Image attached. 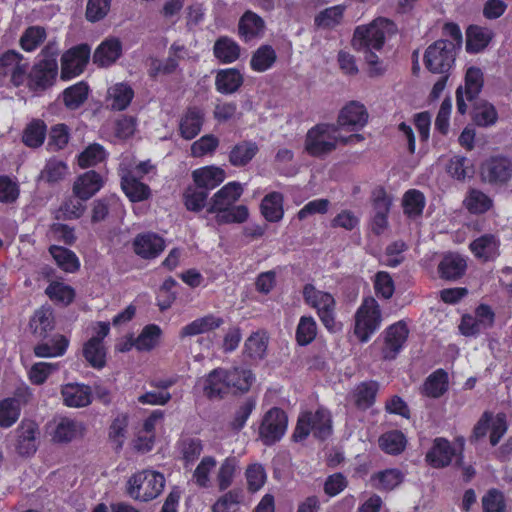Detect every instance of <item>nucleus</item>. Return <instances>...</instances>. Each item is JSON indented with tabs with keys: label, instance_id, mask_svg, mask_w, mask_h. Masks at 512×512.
<instances>
[{
	"label": "nucleus",
	"instance_id": "nucleus-1",
	"mask_svg": "<svg viewBox=\"0 0 512 512\" xmlns=\"http://www.w3.org/2000/svg\"><path fill=\"white\" fill-rule=\"evenodd\" d=\"M243 193L239 182H229L218 190L208 203L207 212L215 214L217 224L243 223L249 216L248 208L244 205L235 206Z\"/></svg>",
	"mask_w": 512,
	"mask_h": 512
},
{
	"label": "nucleus",
	"instance_id": "nucleus-2",
	"mask_svg": "<svg viewBox=\"0 0 512 512\" xmlns=\"http://www.w3.org/2000/svg\"><path fill=\"white\" fill-rule=\"evenodd\" d=\"M363 140L360 134L342 136L339 126L335 124H318L311 128L306 135L305 149L313 157H323L337 148L338 144L346 145Z\"/></svg>",
	"mask_w": 512,
	"mask_h": 512
},
{
	"label": "nucleus",
	"instance_id": "nucleus-3",
	"mask_svg": "<svg viewBox=\"0 0 512 512\" xmlns=\"http://www.w3.org/2000/svg\"><path fill=\"white\" fill-rule=\"evenodd\" d=\"M305 304L316 310V313L329 332L340 330L336 322V300L332 294L317 289L312 284H306L302 291Z\"/></svg>",
	"mask_w": 512,
	"mask_h": 512
},
{
	"label": "nucleus",
	"instance_id": "nucleus-4",
	"mask_svg": "<svg viewBox=\"0 0 512 512\" xmlns=\"http://www.w3.org/2000/svg\"><path fill=\"white\" fill-rule=\"evenodd\" d=\"M395 24L385 18H378L367 26H358L353 36L355 49L373 48L376 51L382 49L387 36L394 34Z\"/></svg>",
	"mask_w": 512,
	"mask_h": 512
},
{
	"label": "nucleus",
	"instance_id": "nucleus-5",
	"mask_svg": "<svg viewBox=\"0 0 512 512\" xmlns=\"http://www.w3.org/2000/svg\"><path fill=\"white\" fill-rule=\"evenodd\" d=\"M332 433V420L328 410L319 408L314 413L305 412L298 418L293 439L302 441L310 434L317 439L324 440Z\"/></svg>",
	"mask_w": 512,
	"mask_h": 512
},
{
	"label": "nucleus",
	"instance_id": "nucleus-6",
	"mask_svg": "<svg viewBox=\"0 0 512 512\" xmlns=\"http://www.w3.org/2000/svg\"><path fill=\"white\" fill-rule=\"evenodd\" d=\"M164 486L163 474L152 470H143L129 478L127 493L135 500L148 502L158 497Z\"/></svg>",
	"mask_w": 512,
	"mask_h": 512
},
{
	"label": "nucleus",
	"instance_id": "nucleus-7",
	"mask_svg": "<svg viewBox=\"0 0 512 512\" xmlns=\"http://www.w3.org/2000/svg\"><path fill=\"white\" fill-rule=\"evenodd\" d=\"M381 311L377 301L368 297L363 300L355 313L354 334L360 342H367L380 328Z\"/></svg>",
	"mask_w": 512,
	"mask_h": 512
},
{
	"label": "nucleus",
	"instance_id": "nucleus-8",
	"mask_svg": "<svg viewBox=\"0 0 512 512\" xmlns=\"http://www.w3.org/2000/svg\"><path fill=\"white\" fill-rule=\"evenodd\" d=\"M457 52L452 44L437 40L425 51V67L434 74H449L454 66Z\"/></svg>",
	"mask_w": 512,
	"mask_h": 512
},
{
	"label": "nucleus",
	"instance_id": "nucleus-9",
	"mask_svg": "<svg viewBox=\"0 0 512 512\" xmlns=\"http://www.w3.org/2000/svg\"><path fill=\"white\" fill-rule=\"evenodd\" d=\"M288 419L279 408L270 409L263 417L259 427V435L265 445L279 441L287 430Z\"/></svg>",
	"mask_w": 512,
	"mask_h": 512
},
{
	"label": "nucleus",
	"instance_id": "nucleus-10",
	"mask_svg": "<svg viewBox=\"0 0 512 512\" xmlns=\"http://www.w3.org/2000/svg\"><path fill=\"white\" fill-rule=\"evenodd\" d=\"M483 182L491 185H503L512 178V162L503 156L486 159L480 169Z\"/></svg>",
	"mask_w": 512,
	"mask_h": 512
},
{
	"label": "nucleus",
	"instance_id": "nucleus-11",
	"mask_svg": "<svg viewBox=\"0 0 512 512\" xmlns=\"http://www.w3.org/2000/svg\"><path fill=\"white\" fill-rule=\"evenodd\" d=\"M29 62L17 51L8 50L0 55V75L9 76L14 86L24 83Z\"/></svg>",
	"mask_w": 512,
	"mask_h": 512
},
{
	"label": "nucleus",
	"instance_id": "nucleus-12",
	"mask_svg": "<svg viewBox=\"0 0 512 512\" xmlns=\"http://www.w3.org/2000/svg\"><path fill=\"white\" fill-rule=\"evenodd\" d=\"M90 48L82 44L71 48L61 58V78L71 79L81 74L89 60Z\"/></svg>",
	"mask_w": 512,
	"mask_h": 512
},
{
	"label": "nucleus",
	"instance_id": "nucleus-13",
	"mask_svg": "<svg viewBox=\"0 0 512 512\" xmlns=\"http://www.w3.org/2000/svg\"><path fill=\"white\" fill-rule=\"evenodd\" d=\"M368 121V112L363 104L358 101H350L339 112L336 126L339 130L346 128L349 131H357L363 128Z\"/></svg>",
	"mask_w": 512,
	"mask_h": 512
},
{
	"label": "nucleus",
	"instance_id": "nucleus-14",
	"mask_svg": "<svg viewBox=\"0 0 512 512\" xmlns=\"http://www.w3.org/2000/svg\"><path fill=\"white\" fill-rule=\"evenodd\" d=\"M134 253L142 259L157 258L165 249V240L156 233L144 232L138 234L133 242Z\"/></svg>",
	"mask_w": 512,
	"mask_h": 512
},
{
	"label": "nucleus",
	"instance_id": "nucleus-15",
	"mask_svg": "<svg viewBox=\"0 0 512 512\" xmlns=\"http://www.w3.org/2000/svg\"><path fill=\"white\" fill-rule=\"evenodd\" d=\"M228 379L230 378L227 369L216 368L212 370L202 379L204 394L210 399L223 398L231 392Z\"/></svg>",
	"mask_w": 512,
	"mask_h": 512
},
{
	"label": "nucleus",
	"instance_id": "nucleus-16",
	"mask_svg": "<svg viewBox=\"0 0 512 512\" xmlns=\"http://www.w3.org/2000/svg\"><path fill=\"white\" fill-rule=\"evenodd\" d=\"M58 74V64L53 60H40L36 63L30 74V85L35 89H46L50 87Z\"/></svg>",
	"mask_w": 512,
	"mask_h": 512
},
{
	"label": "nucleus",
	"instance_id": "nucleus-17",
	"mask_svg": "<svg viewBox=\"0 0 512 512\" xmlns=\"http://www.w3.org/2000/svg\"><path fill=\"white\" fill-rule=\"evenodd\" d=\"M61 396L67 407L82 408L92 402V390L90 386L80 383H68L62 386Z\"/></svg>",
	"mask_w": 512,
	"mask_h": 512
},
{
	"label": "nucleus",
	"instance_id": "nucleus-18",
	"mask_svg": "<svg viewBox=\"0 0 512 512\" xmlns=\"http://www.w3.org/2000/svg\"><path fill=\"white\" fill-rule=\"evenodd\" d=\"M408 329L402 322L395 323L387 328L385 345L383 347V357L385 359H394L402 349L407 336Z\"/></svg>",
	"mask_w": 512,
	"mask_h": 512
},
{
	"label": "nucleus",
	"instance_id": "nucleus-19",
	"mask_svg": "<svg viewBox=\"0 0 512 512\" xmlns=\"http://www.w3.org/2000/svg\"><path fill=\"white\" fill-rule=\"evenodd\" d=\"M103 186V179L94 170L87 171L77 177L73 184V193L80 200H88Z\"/></svg>",
	"mask_w": 512,
	"mask_h": 512
},
{
	"label": "nucleus",
	"instance_id": "nucleus-20",
	"mask_svg": "<svg viewBox=\"0 0 512 512\" xmlns=\"http://www.w3.org/2000/svg\"><path fill=\"white\" fill-rule=\"evenodd\" d=\"M84 433L85 425L83 422L63 417L55 424L52 439L57 443H68L82 437Z\"/></svg>",
	"mask_w": 512,
	"mask_h": 512
},
{
	"label": "nucleus",
	"instance_id": "nucleus-21",
	"mask_svg": "<svg viewBox=\"0 0 512 512\" xmlns=\"http://www.w3.org/2000/svg\"><path fill=\"white\" fill-rule=\"evenodd\" d=\"M17 445L16 449L22 456H30L37 450L36 436L38 434V426L33 421H22L17 428Z\"/></svg>",
	"mask_w": 512,
	"mask_h": 512
},
{
	"label": "nucleus",
	"instance_id": "nucleus-22",
	"mask_svg": "<svg viewBox=\"0 0 512 512\" xmlns=\"http://www.w3.org/2000/svg\"><path fill=\"white\" fill-rule=\"evenodd\" d=\"M203 122V110L198 107H189L179 121L180 135L186 140L195 138L200 133Z\"/></svg>",
	"mask_w": 512,
	"mask_h": 512
},
{
	"label": "nucleus",
	"instance_id": "nucleus-23",
	"mask_svg": "<svg viewBox=\"0 0 512 512\" xmlns=\"http://www.w3.org/2000/svg\"><path fill=\"white\" fill-rule=\"evenodd\" d=\"M466 268L465 257L457 253H449L440 261L438 272L442 279L456 281L464 275Z\"/></svg>",
	"mask_w": 512,
	"mask_h": 512
},
{
	"label": "nucleus",
	"instance_id": "nucleus-24",
	"mask_svg": "<svg viewBox=\"0 0 512 512\" xmlns=\"http://www.w3.org/2000/svg\"><path fill=\"white\" fill-rule=\"evenodd\" d=\"M223 323L224 321L220 317L213 314L205 315L183 326L179 331V338L185 339L186 337H193L211 332L219 328Z\"/></svg>",
	"mask_w": 512,
	"mask_h": 512
},
{
	"label": "nucleus",
	"instance_id": "nucleus-25",
	"mask_svg": "<svg viewBox=\"0 0 512 512\" xmlns=\"http://www.w3.org/2000/svg\"><path fill=\"white\" fill-rule=\"evenodd\" d=\"M500 241L494 234H484L470 243L474 256L483 261L494 260L499 255Z\"/></svg>",
	"mask_w": 512,
	"mask_h": 512
},
{
	"label": "nucleus",
	"instance_id": "nucleus-26",
	"mask_svg": "<svg viewBox=\"0 0 512 512\" xmlns=\"http://www.w3.org/2000/svg\"><path fill=\"white\" fill-rule=\"evenodd\" d=\"M196 186L209 191L219 186L225 180V171L216 166H206L196 169L192 173Z\"/></svg>",
	"mask_w": 512,
	"mask_h": 512
},
{
	"label": "nucleus",
	"instance_id": "nucleus-27",
	"mask_svg": "<svg viewBox=\"0 0 512 512\" xmlns=\"http://www.w3.org/2000/svg\"><path fill=\"white\" fill-rule=\"evenodd\" d=\"M264 29V20L252 11H246L239 20V35L246 42L261 37Z\"/></svg>",
	"mask_w": 512,
	"mask_h": 512
},
{
	"label": "nucleus",
	"instance_id": "nucleus-28",
	"mask_svg": "<svg viewBox=\"0 0 512 512\" xmlns=\"http://www.w3.org/2000/svg\"><path fill=\"white\" fill-rule=\"evenodd\" d=\"M134 97L133 89L126 83H116L108 88L106 102L111 110H125Z\"/></svg>",
	"mask_w": 512,
	"mask_h": 512
},
{
	"label": "nucleus",
	"instance_id": "nucleus-29",
	"mask_svg": "<svg viewBox=\"0 0 512 512\" xmlns=\"http://www.w3.org/2000/svg\"><path fill=\"white\" fill-rule=\"evenodd\" d=\"M454 452V448L448 440L436 438L432 448L426 455V460L434 468L445 467L450 464Z\"/></svg>",
	"mask_w": 512,
	"mask_h": 512
},
{
	"label": "nucleus",
	"instance_id": "nucleus-30",
	"mask_svg": "<svg viewBox=\"0 0 512 512\" xmlns=\"http://www.w3.org/2000/svg\"><path fill=\"white\" fill-rule=\"evenodd\" d=\"M122 53V45L118 39L111 38L103 41L95 50L93 61L100 67L112 65Z\"/></svg>",
	"mask_w": 512,
	"mask_h": 512
},
{
	"label": "nucleus",
	"instance_id": "nucleus-31",
	"mask_svg": "<svg viewBox=\"0 0 512 512\" xmlns=\"http://www.w3.org/2000/svg\"><path fill=\"white\" fill-rule=\"evenodd\" d=\"M121 188L132 202H140L149 198L150 188L139 181L133 173H123L121 176Z\"/></svg>",
	"mask_w": 512,
	"mask_h": 512
},
{
	"label": "nucleus",
	"instance_id": "nucleus-32",
	"mask_svg": "<svg viewBox=\"0 0 512 512\" xmlns=\"http://www.w3.org/2000/svg\"><path fill=\"white\" fill-rule=\"evenodd\" d=\"M240 46L228 36L219 37L213 46L214 56L224 64L235 62L240 57Z\"/></svg>",
	"mask_w": 512,
	"mask_h": 512
},
{
	"label": "nucleus",
	"instance_id": "nucleus-33",
	"mask_svg": "<svg viewBox=\"0 0 512 512\" xmlns=\"http://www.w3.org/2000/svg\"><path fill=\"white\" fill-rule=\"evenodd\" d=\"M243 84V75L235 68L222 69L218 71L215 79V86L222 94H232Z\"/></svg>",
	"mask_w": 512,
	"mask_h": 512
},
{
	"label": "nucleus",
	"instance_id": "nucleus-34",
	"mask_svg": "<svg viewBox=\"0 0 512 512\" xmlns=\"http://www.w3.org/2000/svg\"><path fill=\"white\" fill-rule=\"evenodd\" d=\"M261 212L269 222H278L283 218V195L279 192L267 194L261 202Z\"/></svg>",
	"mask_w": 512,
	"mask_h": 512
},
{
	"label": "nucleus",
	"instance_id": "nucleus-35",
	"mask_svg": "<svg viewBox=\"0 0 512 512\" xmlns=\"http://www.w3.org/2000/svg\"><path fill=\"white\" fill-rule=\"evenodd\" d=\"M277 60L275 49L270 45H261L250 59V67L255 72H265L273 67Z\"/></svg>",
	"mask_w": 512,
	"mask_h": 512
},
{
	"label": "nucleus",
	"instance_id": "nucleus-36",
	"mask_svg": "<svg viewBox=\"0 0 512 512\" xmlns=\"http://www.w3.org/2000/svg\"><path fill=\"white\" fill-rule=\"evenodd\" d=\"M258 146L252 141H242L230 151L229 162L235 167L247 165L257 154Z\"/></svg>",
	"mask_w": 512,
	"mask_h": 512
},
{
	"label": "nucleus",
	"instance_id": "nucleus-37",
	"mask_svg": "<svg viewBox=\"0 0 512 512\" xmlns=\"http://www.w3.org/2000/svg\"><path fill=\"white\" fill-rule=\"evenodd\" d=\"M46 134L47 127L44 121L34 119L25 127L22 141L27 147L38 148L44 143Z\"/></svg>",
	"mask_w": 512,
	"mask_h": 512
},
{
	"label": "nucleus",
	"instance_id": "nucleus-38",
	"mask_svg": "<svg viewBox=\"0 0 512 512\" xmlns=\"http://www.w3.org/2000/svg\"><path fill=\"white\" fill-rule=\"evenodd\" d=\"M49 252L63 271L74 273L79 269L80 262L73 251L62 246L53 245L49 248Z\"/></svg>",
	"mask_w": 512,
	"mask_h": 512
},
{
	"label": "nucleus",
	"instance_id": "nucleus-39",
	"mask_svg": "<svg viewBox=\"0 0 512 512\" xmlns=\"http://www.w3.org/2000/svg\"><path fill=\"white\" fill-rule=\"evenodd\" d=\"M492 32L487 28L471 26L467 30L466 49L471 53H478L485 49L492 39Z\"/></svg>",
	"mask_w": 512,
	"mask_h": 512
},
{
	"label": "nucleus",
	"instance_id": "nucleus-40",
	"mask_svg": "<svg viewBox=\"0 0 512 512\" xmlns=\"http://www.w3.org/2000/svg\"><path fill=\"white\" fill-rule=\"evenodd\" d=\"M21 414V402L17 398H5L0 401V427H12Z\"/></svg>",
	"mask_w": 512,
	"mask_h": 512
},
{
	"label": "nucleus",
	"instance_id": "nucleus-41",
	"mask_svg": "<svg viewBox=\"0 0 512 512\" xmlns=\"http://www.w3.org/2000/svg\"><path fill=\"white\" fill-rule=\"evenodd\" d=\"M425 204L424 194L416 189H410L405 192L402 199L404 214L411 219L422 215Z\"/></svg>",
	"mask_w": 512,
	"mask_h": 512
},
{
	"label": "nucleus",
	"instance_id": "nucleus-42",
	"mask_svg": "<svg viewBox=\"0 0 512 512\" xmlns=\"http://www.w3.org/2000/svg\"><path fill=\"white\" fill-rule=\"evenodd\" d=\"M464 205L472 214H483L493 206V200L478 189H470L464 199Z\"/></svg>",
	"mask_w": 512,
	"mask_h": 512
},
{
	"label": "nucleus",
	"instance_id": "nucleus-43",
	"mask_svg": "<svg viewBox=\"0 0 512 512\" xmlns=\"http://www.w3.org/2000/svg\"><path fill=\"white\" fill-rule=\"evenodd\" d=\"M217 461L212 456H205L196 466L192 481L200 488H208L211 486V475L215 470Z\"/></svg>",
	"mask_w": 512,
	"mask_h": 512
},
{
	"label": "nucleus",
	"instance_id": "nucleus-44",
	"mask_svg": "<svg viewBox=\"0 0 512 512\" xmlns=\"http://www.w3.org/2000/svg\"><path fill=\"white\" fill-rule=\"evenodd\" d=\"M447 390V373L437 370L424 382L422 392L428 397L438 398Z\"/></svg>",
	"mask_w": 512,
	"mask_h": 512
},
{
	"label": "nucleus",
	"instance_id": "nucleus-45",
	"mask_svg": "<svg viewBox=\"0 0 512 512\" xmlns=\"http://www.w3.org/2000/svg\"><path fill=\"white\" fill-rule=\"evenodd\" d=\"M318 325L312 316H302L296 328V341L301 346L310 344L317 336Z\"/></svg>",
	"mask_w": 512,
	"mask_h": 512
},
{
	"label": "nucleus",
	"instance_id": "nucleus-46",
	"mask_svg": "<svg viewBox=\"0 0 512 512\" xmlns=\"http://www.w3.org/2000/svg\"><path fill=\"white\" fill-rule=\"evenodd\" d=\"M378 390L379 385L375 381L362 382L359 384L354 392L357 407L360 409L371 407L375 401Z\"/></svg>",
	"mask_w": 512,
	"mask_h": 512
},
{
	"label": "nucleus",
	"instance_id": "nucleus-47",
	"mask_svg": "<svg viewBox=\"0 0 512 512\" xmlns=\"http://www.w3.org/2000/svg\"><path fill=\"white\" fill-rule=\"evenodd\" d=\"M88 97V86L84 82L74 84L63 91V102L70 110L78 109Z\"/></svg>",
	"mask_w": 512,
	"mask_h": 512
},
{
	"label": "nucleus",
	"instance_id": "nucleus-48",
	"mask_svg": "<svg viewBox=\"0 0 512 512\" xmlns=\"http://www.w3.org/2000/svg\"><path fill=\"white\" fill-rule=\"evenodd\" d=\"M68 343V340L64 336L58 335L49 342L38 344L34 348V352L38 357L62 356L68 347Z\"/></svg>",
	"mask_w": 512,
	"mask_h": 512
},
{
	"label": "nucleus",
	"instance_id": "nucleus-49",
	"mask_svg": "<svg viewBox=\"0 0 512 512\" xmlns=\"http://www.w3.org/2000/svg\"><path fill=\"white\" fill-rule=\"evenodd\" d=\"M129 419L127 414H119L112 421L109 428V439L116 450H120L127 435Z\"/></svg>",
	"mask_w": 512,
	"mask_h": 512
},
{
	"label": "nucleus",
	"instance_id": "nucleus-50",
	"mask_svg": "<svg viewBox=\"0 0 512 512\" xmlns=\"http://www.w3.org/2000/svg\"><path fill=\"white\" fill-rule=\"evenodd\" d=\"M379 445L386 453L396 455L405 449L406 438L401 431H389L379 438Z\"/></svg>",
	"mask_w": 512,
	"mask_h": 512
},
{
	"label": "nucleus",
	"instance_id": "nucleus-51",
	"mask_svg": "<svg viewBox=\"0 0 512 512\" xmlns=\"http://www.w3.org/2000/svg\"><path fill=\"white\" fill-rule=\"evenodd\" d=\"M83 355L87 362L94 368H102L105 365L106 351L103 343L97 339H90L84 345Z\"/></svg>",
	"mask_w": 512,
	"mask_h": 512
},
{
	"label": "nucleus",
	"instance_id": "nucleus-52",
	"mask_svg": "<svg viewBox=\"0 0 512 512\" xmlns=\"http://www.w3.org/2000/svg\"><path fill=\"white\" fill-rule=\"evenodd\" d=\"M227 370L230 378L228 380L231 392H246L249 390L254 379L250 370L243 368H232Z\"/></svg>",
	"mask_w": 512,
	"mask_h": 512
},
{
	"label": "nucleus",
	"instance_id": "nucleus-53",
	"mask_svg": "<svg viewBox=\"0 0 512 512\" xmlns=\"http://www.w3.org/2000/svg\"><path fill=\"white\" fill-rule=\"evenodd\" d=\"M161 329L158 325L150 324L145 326L136 339V349L138 351H150L159 342Z\"/></svg>",
	"mask_w": 512,
	"mask_h": 512
},
{
	"label": "nucleus",
	"instance_id": "nucleus-54",
	"mask_svg": "<svg viewBox=\"0 0 512 512\" xmlns=\"http://www.w3.org/2000/svg\"><path fill=\"white\" fill-rule=\"evenodd\" d=\"M67 170L66 163L56 158H51L46 162L39 178L47 183H56L65 177Z\"/></svg>",
	"mask_w": 512,
	"mask_h": 512
},
{
	"label": "nucleus",
	"instance_id": "nucleus-55",
	"mask_svg": "<svg viewBox=\"0 0 512 512\" xmlns=\"http://www.w3.org/2000/svg\"><path fill=\"white\" fill-rule=\"evenodd\" d=\"M30 328L38 337H45L47 332L53 328L52 312L48 308L37 310L30 320Z\"/></svg>",
	"mask_w": 512,
	"mask_h": 512
},
{
	"label": "nucleus",
	"instance_id": "nucleus-56",
	"mask_svg": "<svg viewBox=\"0 0 512 512\" xmlns=\"http://www.w3.org/2000/svg\"><path fill=\"white\" fill-rule=\"evenodd\" d=\"M483 86V73L480 68L470 67L465 75V92L466 99L472 101L480 93Z\"/></svg>",
	"mask_w": 512,
	"mask_h": 512
},
{
	"label": "nucleus",
	"instance_id": "nucleus-57",
	"mask_svg": "<svg viewBox=\"0 0 512 512\" xmlns=\"http://www.w3.org/2000/svg\"><path fill=\"white\" fill-rule=\"evenodd\" d=\"M344 11V5L326 8L315 17V24L322 28H332L341 22Z\"/></svg>",
	"mask_w": 512,
	"mask_h": 512
},
{
	"label": "nucleus",
	"instance_id": "nucleus-58",
	"mask_svg": "<svg viewBox=\"0 0 512 512\" xmlns=\"http://www.w3.org/2000/svg\"><path fill=\"white\" fill-rule=\"evenodd\" d=\"M238 461L235 457L226 458L217 472V483L220 491H225L233 482Z\"/></svg>",
	"mask_w": 512,
	"mask_h": 512
},
{
	"label": "nucleus",
	"instance_id": "nucleus-59",
	"mask_svg": "<svg viewBox=\"0 0 512 512\" xmlns=\"http://www.w3.org/2000/svg\"><path fill=\"white\" fill-rule=\"evenodd\" d=\"M69 128L65 124H56L51 127L48 134V149L58 151L66 147L69 142Z\"/></svg>",
	"mask_w": 512,
	"mask_h": 512
},
{
	"label": "nucleus",
	"instance_id": "nucleus-60",
	"mask_svg": "<svg viewBox=\"0 0 512 512\" xmlns=\"http://www.w3.org/2000/svg\"><path fill=\"white\" fill-rule=\"evenodd\" d=\"M46 38V31L40 26L27 28L20 38V45L27 52L34 51Z\"/></svg>",
	"mask_w": 512,
	"mask_h": 512
},
{
	"label": "nucleus",
	"instance_id": "nucleus-61",
	"mask_svg": "<svg viewBox=\"0 0 512 512\" xmlns=\"http://www.w3.org/2000/svg\"><path fill=\"white\" fill-rule=\"evenodd\" d=\"M403 476L397 469H388L379 472L372 480L378 489L392 490L402 482Z\"/></svg>",
	"mask_w": 512,
	"mask_h": 512
},
{
	"label": "nucleus",
	"instance_id": "nucleus-62",
	"mask_svg": "<svg viewBox=\"0 0 512 512\" xmlns=\"http://www.w3.org/2000/svg\"><path fill=\"white\" fill-rule=\"evenodd\" d=\"M208 192L196 187H189L184 193V202L188 210L199 212L207 203Z\"/></svg>",
	"mask_w": 512,
	"mask_h": 512
},
{
	"label": "nucleus",
	"instance_id": "nucleus-63",
	"mask_svg": "<svg viewBox=\"0 0 512 512\" xmlns=\"http://www.w3.org/2000/svg\"><path fill=\"white\" fill-rule=\"evenodd\" d=\"M241 499L242 492L240 490H230L213 504L212 512H234Z\"/></svg>",
	"mask_w": 512,
	"mask_h": 512
},
{
	"label": "nucleus",
	"instance_id": "nucleus-64",
	"mask_svg": "<svg viewBox=\"0 0 512 512\" xmlns=\"http://www.w3.org/2000/svg\"><path fill=\"white\" fill-rule=\"evenodd\" d=\"M497 119V111L490 103H480L474 109V121L478 126L487 127L494 125Z\"/></svg>",
	"mask_w": 512,
	"mask_h": 512
}]
</instances>
